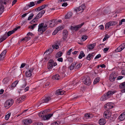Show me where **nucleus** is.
Instances as JSON below:
<instances>
[{
    "label": "nucleus",
    "instance_id": "obj_48",
    "mask_svg": "<svg viewBox=\"0 0 125 125\" xmlns=\"http://www.w3.org/2000/svg\"><path fill=\"white\" fill-rule=\"evenodd\" d=\"M91 55L90 54H89L87 56L86 58V59L88 60H91Z\"/></svg>",
    "mask_w": 125,
    "mask_h": 125
},
{
    "label": "nucleus",
    "instance_id": "obj_35",
    "mask_svg": "<svg viewBox=\"0 0 125 125\" xmlns=\"http://www.w3.org/2000/svg\"><path fill=\"white\" fill-rule=\"evenodd\" d=\"M99 81V78H95L94 81L93 83L94 84H96Z\"/></svg>",
    "mask_w": 125,
    "mask_h": 125
},
{
    "label": "nucleus",
    "instance_id": "obj_57",
    "mask_svg": "<svg viewBox=\"0 0 125 125\" xmlns=\"http://www.w3.org/2000/svg\"><path fill=\"white\" fill-rule=\"evenodd\" d=\"M42 10L41 8L40 7H39L35 10V11H40L41 10Z\"/></svg>",
    "mask_w": 125,
    "mask_h": 125
},
{
    "label": "nucleus",
    "instance_id": "obj_9",
    "mask_svg": "<svg viewBox=\"0 0 125 125\" xmlns=\"http://www.w3.org/2000/svg\"><path fill=\"white\" fill-rule=\"evenodd\" d=\"M116 24V22L115 21H111L105 24V28L106 29H107L110 26L115 25Z\"/></svg>",
    "mask_w": 125,
    "mask_h": 125
},
{
    "label": "nucleus",
    "instance_id": "obj_25",
    "mask_svg": "<svg viewBox=\"0 0 125 125\" xmlns=\"http://www.w3.org/2000/svg\"><path fill=\"white\" fill-rule=\"evenodd\" d=\"M7 37L8 36H7V34L6 33L3 36L1 37V38H0V43L1 42L5 40Z\"/></svg>",
    "mask_w": 125,
    "mask_h": 125
},
{
    "label": "nucleus",
    "instance_id": "obj_47",
    "mask_svg": "<svg viewBox=\"0 0 125 125\" xmlns=\"http://www.w3.org/2000/svg\"><path fill=\"white\" fill-rule=\"evenodd\" d=\"M38 19L36 17L32 21V22L33 23L35 22H37Z\"/></svg>",
    "mask_w": 125,
    "mask_h": 125
},
{
    "label": "nucleus",
    "instance_id": "obj_34",
    "mask_svg": "<svg viewBox=\"0 0 125 125\" xmlns=\"http://www.w3.org/2000/svg\"><path fill=\"white\" fill-rule=\"evenodd\" d=\"M9 81V80L8 78H4L2 82L4 84H6Z\"/></svg>",
    "mask_w": 125,
    "mask_h": 125
},
{
    "label": "nucleus",
    "instance_id": "obj_55",
    "mask_svg": "<svg viewBox=\"0 0 125 125\" xmlns=\"http://www.w3.org/2000/svg\"><path fill=\"white\" fill-rule=\"evenodd\" d=\"M21 28V26H18L16 27L15 28L14 30H14V31H17L18 29L20 28Z\"/></svg>",
    "mask_w": 125,
    "mask_h": 125
},
{
    "label": "nucleus",
    "instance_id": "obj_29",
    "mask_svg": "<svg viewBox=\"0 0 125 125\" xmlns=\"http://www.w3.org/2000/svg\"><path fill=\"white\" fill-rule=\"evenodd\" d=\"M95 43H94L93 44L89 45L88 46V49L89 50H91L93 49L95 46Z\"/></svg>",
    "mask_w": 125,
    "mask_h": 125
},
{
    "label": "nucleus",
    "instance_id": "obj_33",
    "mask_svg": "<svg viewBox=\"0 0 125 125\" xmlns=\"http://www.w3.org/2000/svg\"><path fill=\"white\" fill-rule=\"evenodd\" d=\"M62 53L61 52H58L56 55V58H59L61 57L62 55Z\"/></svg>",
    "mask_w": 125,
    "mask_h": 125
},
{
    "label": "nucleus",
    "instance_id": "obj_36",
    "mask_svg": "<svg viewBox=\"0 0 125 125\" xmlns=\"http://www.w3.org/2000/svg\"><path fill=\"white\" fill-rule=\"evenodd\" d=\"M38 25L37 23H35L33 24V25H32L30 26L29 28L31 29H33L34 28Z\"/></svg>",
    "mask_w": 125,
    "mask_h": 125
},
{
    "label": "nucleus",
    "instance_id": "obj_40",
    "mask_svg": "<svg viewBox=\"0 0 125 125\" xmlns=\"http://www.w3.org/2000/svg\"><path fill=\"white\" fill-rule=\"evenodd\" d=\"M34 15L33 13L31 14L28 18V20H30L34 16Z\"/></svg>",
    "mask_w": 125,
    "mask_h": 125
},
{
    "label": "nucleus",
    "instance_id": "obj_52",
    "mask_svg": "<svg viewBox=\"0 0 125 125\" xmlns=\"http://www.w3.org/2000/svg\"><path fill=\"white\" fill-rule=\"evenodd\" d=\"M72 51V49H70L69 51H68L67 53V55H69L71 54V53Z\"/></svg>",
    "mask_w": 125,
    "mask_h": 125
},
{
    "label": "nucleus",
    "instance_id": "obj_49",
    "mask_svg": "<svg viewBox=\"0 0 125 125\" xmlns=\"http://www.w3.org/2000/svg\"><path fill=\"white\" fill-rule=\"evenodd\" d=\"M53 51V50L52 49H49L44 52V54H45V53H47V52H49V53H50V52H52Z\"/></svg>",
    "mask_w": 125,
    "mask_h": 125
},
{
    "label": "nucleus",
    "instance_id": "obj_56",
    "mask_svg": "<svg viewBox=\"0 0 125 125\" xmlns=\"http://www.w3.org/2000/svg\"><path fill=\"white\" fill-rule=\"evenodd\" d=\"M59 123V122H58V123L57 122H55L52 124V125H58Z\"/></svg>",
    "mask_w": 125,
    "mask_h": 125
},
{
    "label": "nucleus",
    "instance_id": "obj_23",
    "mask_svg": "<svg viewBox=\"0 0 125 125\" xmlns=\"http://www.w3.org/2000/svg\"><path fill=\"white\" fill-rule=\"evenodd\" d=\"M25 98V96H21L20 98L17 99L16 102L18 103H20L24 100V99Z\"/></svg>",
    "mask_w": 125,
    "mask_h": 125
},
{
    "label": "nucleus",
    "instance_id": "obj_18",
    "mask_svg": "<svg viewBox=\"0 0 125 125\" xmlns=\"http://www.w3.org/2000/svg\"><path fill=\"white\" fill-rule=\"evenodd\" d=\"M116 91H109L106 94H105L108 98L110 97L112 95L115 93Z\"/></svg>",
    "mask_w": 125,
    "mask_h": 125
},
{
    "label": "nucleus",
    "instance_id": "obj_44",
    "mask_svg": "<svg viewBox=\"0 0 125 125\" xmlns=\"http://www.w3.org/2000/svg\"><path fill=\"white\" fill-rule=\"evenodd\" d=\"M67 60L70 62H72L73 61V59L72 57H69L67 58Z\"/></svg>",
    "mask_w": 125,
    "mask_h": 125
},
{
    "label": "nucleus",
    "instance_id": "obj_51",
    "mask_svg": "<svg viewBox=\"0 0 125 125\" xmlns=\"http://www.w3.org/2000/svg\"><path fill=\"white\" fill-rule=\"evenodd\" d=\"M25 41L27 42L31 39V37L29 36H27L25 37Z\"/></svg>",
    "mask_w": 125,
    "mask_h": 125
},
{
    "label": "nucleus",
    "instance_id": "obj_59",
    "mask_svg": "<svg viewBox=\"0 0 125 125\" xmlns=\"http://www.w3.org/2000/svg\"><path fill=\"white\" fill-rule=\"evenodd\" d=\"M30 13V12H27L25 14H24L23 15H22V17H24L26 16L27 14H28L29 13Z\"/></svg>",
    "mask_w": 125,
    "mask_h": 125
},
{
    "label": "nucleus",
    "instance_id": "obj_32",
    "mask_svg": "<svg viewBox=\"0 0 125 125\" xmlns=\"http://www.w3.org/2000/svg\"><path fill=\"white\" fill-rule=\"evenodd\" d=\"M14 32V30H12L11 31H9L7 33H6L7 34V35L8 37L11 34L13 33Z\"/></svg>",
    "mask_w": 125,
    "mask_h": 125
},
{
    "label": "nucleus",
    "instance_id": "obj_19",
    "mask_svg": "<svg viewBox=\"0 0 125 125\" xmlns=\"http://www.w3.org/2000/svg\"><path fill=\"white\" fill-rule=\"evenodd\" d=\"M104 107L105 109H106V108L107 109H109L112 108L113 106L111 103H108L104 106Z\"/></svg>",
    "mask_w": 125,
    "mask_h": 125
},
{
    "label": "nucleus",
    "instance_id": "obj_45",
    "mask_svg": "<svg viewBox=\"0 0 125 125\" xmlns=\"http://www.w3.org/2000/svg\"><path fill=\"white\" fill-rule=\"evenodd\" d=\"M82 66V64L81 63H79L76 66L75 68L78 69L80 68Z\"/></svg>",
    "mask_w": 125,
    "mask_h": 125
},
{
    "label": "nucleus",
    "instance_id": "obj_6",
    "mask_svg": "<svg viewBox=\"0 0 125 125\" xmlns=\"http://www.w3.org/2000/svg\"><path fill=\"white\" fill-rule=\"evenodd\" d=\"M34 69L33 68H32L27 69L25 73L26 77H31L32 75V73Z\"/></svg>",
    "mask_w": 125,
    "mask_h": 125
},
{
    "label": "nucleus",
    "instance_id": "obj_38",
    "mask_svg": "<svg viewBox=\"0 0 125 125\" xmlns=\"http://www.w3.org/2000/svg\"><path fill=\"white\" fill-rule=\"evenodd\" d=\"M11 115L10 113H9L7 115H5V119L6 120H8L10 116Z\"/></svg>",
    "mask_w": 125,
    "mask_h": 125
},
{
    "label": "nucleus",
    "instance_id": "obj_17",
    "mask_svg": "<svg viewBox=\"0 0 125 125\" xmlns=\"http://www.w3.org/2000/svg\"><path fill=\"white\" fill-rule=\"evenodd\" d=\"M118 119L120 121H122L125 119V111L121 114L118 117Z\"/></svg>",
    "mask_w": 125,
    "mask_h": 125
},
{
    "label": "nucleus",
    "instance_id": "obj_14",
    "mask_svg": "<svg viewBox=\"0 0 125 125\" xmlns=\"http://www.w3.org/2000/svg\"><path fill=\"white\" fill-rule=\"evenodd\" d=\"M65 92V91L63 90L59 89L56 91L55 94L57 95H62L64 94Z\"/></svg>",
    "mask_w": 125,
    "mask_h": 125
},
{
    "label": "nucleus",
    "instance_id": "obj_27",
    "mask_svg": "<svg viewBox=\"0 0 125 125\" xmlns=\"http://www.w3.org/2000/svg\"><path fill=\"white\" fill-rule=\"evenodd\" d=\"M72 14L71 12H68L67 14L65 16V18L66 19L70 18L72 17Z\"/></svg>",
    "mask_w": 125,
    "mask_h": 125
},
{
    "label": "nucleus",
    "instance_id": "obj_46",
    "mask_svg": "<svg viewBox=\"0 0 125 125\" xmlns=\"http://www.w3.org/2000/svg\"><path fill=\"white\" fill-rule=\"evenodd\" d=\"M67 32L68 31L66 30H64L63 32V35L65 36L66 35V36H67Z\"/></svg>",
    "mask_w": 125,
    "mask_h": 125
},
{
    "label": "nucleus",
    "instance_id": "obj_62",
    "mask_svg": "<svg viewBox=\"0 0 125 125\" xmlns=\"http://www.w3.org/2000/svg\"><path fill=\"white\" fill-rule=\"evenodd\" d=\"M34 125H43L42 123H36L34 124Z\"/></svg>",
    "mask_w": 125,
    "mask_h": 125
},
{
    "label": "nucleus",
    "instance_id": "obj_20",
    "mask_svg": "<svg viewBox=\"0 0 125 125\" xmlns=\"http://www.w3.org/2000/svg\"><path fill=\"white\" fill-rule=\"evenodd\" d=\"M84 24V23L83 22L80 24H79L75 26L74 27V29L75 31H77Z\"/></svg>",
    "mask_w": 125,
    "mask_h": 125
},
{
    "label": "nucleus",
    "instance_id": "obj_37",
    "mask_svg": "<svg viewBox=\"0 0 125 125\" xmlns=\"http://www.w3.org/2000/svg\"><path fill=\"white\" fill-rule=\"evenodd\" d=\"M35 4L33 2H31L28 5L29 7L30 8L34 6L35 5Z\"/></svg>",
    "mask_w": 125,
    "mask_h": 125
},
{
    "label": "nucleus",
    "instance_id": "obj_4",
    "mask_svg": "<svg viewBox=\"0 0 125 125\" xmlns=\"http://www.w3.org/2000/svg\"><path fill=\"white\" fill-rule=\"evenodd\" d=\"M14 101L12 99H10L7 101L5 103L4 107L6 108L10 107L13 104Z\"/></svg>",
    "mask_w": 125,
    "mask_h": 125
},
{
    "label": "nucleus",
    "instance_id": "obj_30",
    "mask_svg": "<svg viewBox=\"0 0 125 125\" xmlns=\"http://www.w3.org/2000/svg\"><path fill=\"white\" fill-rule=\"evenodd\" d=\"M85 56V54L83 51H81L80 52V54L78 57V58L79 59H82L83 57H84Z\"/></svg>",
    "mask_w": 125,
    "mask_h": 125
},
{
    "label": "nucleus",
    "instance_id": "obj_21",
    "mask_svg": "<svg viewBox=\"0 0 125 125\" xmlns=\"http://www.w3.org/2000/svg\"><path fill=\"white\" fill-rule=\"evenodd\" d=\"M45 12V11L44 10H42L38 14L36 17L38 19L41 18L42 16V15L44 14Z\"/></svg>",
    "mask_w": 125,
    "mask_h": 125
},
{
    "label": "nucleus",
    "instance_id": "obj_43",
    "mask_svg": "<svg viewBox=\"0 0 125 125\" xmlns=\"http://www.w3.org/2000/svg\"><path fill=\"white\" fill-rule=\"evenodd\" d=\"M87 38V36L86 35L83 36L82 38V39L83 41H85Z\"/></svg>",
    "mask_w": 125,
    "mask_h": 125
},
{
    "label": "nucleus",
    "instance_id": "obj_8",
    "mask_svg": "<svg viewBox=\"0 0 125 125\" xmlns=\"http://www.w3.org/2000/svg\"><path fill=\"white\" fill-rule=\"evenodd\" d=\"M32 122V121L30 119H27L22 121V123L24 125H29Z\"/></svg>",
    "mask_w": 125,
    "mask_h": 125
},
{
    "label": "nucleus",
    "instance_id": "obj_50",
    "mask_svg": "<svg viewBox=\"0 0 125 125\" xmlns=\"http://www.w3.org/2000/svg\"><path fill=\"white\" fill-rule=\"evenodd\" d=\"M5 57V56L3 55H1V53L0 55V60H3Z\"/></svg>",
    "mask_w": 125,
    "mask_h": 125
},
{
    "label": "nucleus",
    "instance_id": "obj_10",
    "mask_svg": "<svg viewBox=\"0 0 125 125\" xmlns=\"http://www.w3.org/2000/svg\"><path fill=\"white\" fill-rule=\"evenodd\" d=\"M85 5L84 4H83L79 7L75 8V10L76 12L81 11V12H82L83 11V10L85 9Z\"/></svg>",
    "mask_w": 125,
    "mask_h": 125
},
{
    "label": "nucleus",
    "instance_id": "obj_24",
    "mask_svg": "<svg viewBox=\"0 0 125 125\" xmlns=\"http://www.w3.org/2000/svg\"><path fill=\"white\" fill-rule=\"evenodd\" d=\"M99 122L100 125H104L105 124L106 120L104 118H101L99 120Z\"/></svg>",
    "mask_w": 125,
    "mask_h": 125
},
{
    "label": "nucleus",
    "instance_id": "obj_64",
    "mask_svg": "<svg viewBox=\"0 0 125 125\" xmlns=\"http://www.w3.org/2000/svg\"><path fill=\"white\" fill-rule=\"evenodd\" d=\"M44 59H45V60L46 61L48 60L49 59V57L48 55H47L46 56L44 57Z\"/></svg>",
    "mask_w": 125,
    "mask_h": 125
},
{
    "label": "nucleus",
    "instance_id": "obj_3",
    "mask_svg": "<svg viewBox=\"0 0 125 125\" xmlns=\"http://www.w3.org/2000/svg\"><path fill=\"white\" fill-rule=\"evenodd\" d=\"M51 98L50 96H46L42 99L40 103H38V105H39L38 106L42 103H47L48 102L51 100Z\"/></svg>",
    "mask_w": 125,
    "mask_h": 125
},
{
    "label": "nucleus",
    "instance_id": "obj_15",
    "mask_svg": "<svg viewBox=\"0 0 125 125\" xmlns=\"http://www.w3.org/2000/svg\"><path fill=\"white\" fill-rule=\"evenodd\" d=\"M120 89H122L121 91L122 93H125V82L121 83L119 85Z\"/></svg>",
    "mask_w": 125,
    "mask_h": 125
},
{
    "label": "nucleus",
    "instance_id": "obj_7",
    "mask_svg": "<svg viewBox=\"0 0 125 125\" xmlns=\"http://www.w3.org/2000/svg\"><path fill=\"white\" fill-rule=\"evenodd\" d=\"M83 81L84 84L87 85H89L91 83L90 78L88 76L83 78Z\"/></svg>",
    "mask_w": 125,
    "mask_h": 125
},
{
    "label": "nucleus",
    "instance_id": "obj_60",
    "mask_svg": "<svg viewBox=\"0 0 125 125\" xmlns=\"http://www.w3.org/2000/svg\"><path fill=\"white\" fill-rule=\"evenodd\" d=\"M67 5V2H64L62 4V6H64V7H66V6Z\"/></svg>",
    "mask_w": 125,
    "mask_h": 125
},
{
    "label": "nucleus",
    "instance_id": "obj_16",
    "mask_svg": "<svg viewBox=\"0 0 125 125\" xmlns=\"http://www.w3.org/2000/svg\"><path fill=\"white\" fill-rule=\"evenodd\" d=\"M56 20H53L50 21L46 23L47 25H49L50 27H52L53 26V25H52V23L54 22V23L57 22Z\"/></svg>",
    "mask_w": 125,
    "mask_h": 125
},
{
    "label": "nucleus",
    "instance_id": "obj_28",
    "mask_svg": "<svg viewBox=\"0 0 125 125\" xmlns=\"http://www.w3.org/2000/svg\"><path fill=\"white\" fill-rule=\"evenodd\" d=\"M108 97L107 96V95L105 94L102 96L100 99V100L101 101H104L108 99Z\"/></svg>",
    "mask_w": 125,
    "mask_h": 125
},
{
    "label": "nucleus",
    "instance_id": "obj_1",
    "mask_svg": "<svg viewBox=\"0 0 125 125\" xmlns=\"http://www.w3.org/2000/svg\"><path fill=\"white\" fill-rule=\"evenodd\" d=\"M11 0H0V15L4 11L5 6L11 4Z\"/></svg>",
    "mask_w": 125,
    "mask_h": 125
},
{
    "label": "nucleus",
    "instance_id": "obj_22",
    "mask_svg": "<svg viewBox=\"0 0 125 125\" xmlns=\"http://www.w3.org/2000/svg\"><path fill=\"white\" fill-rule=\"evenodd\" d=\"M53 114H49L48 115H45L44 116H43V119L44 120H48L52 115Z\"/></svg>",
    "mask_w": 125,
    "mask_h": 125
},
{
    "label": "nucleus",
    "instance_id": "obj_58",
    "mask_svg": "<svg viewBox=\"0 0 125 125\" xmlns=\"http://www.w3.org/2000/svg\"><path fill=\"white\" fill-rule=\"evenodd\" d=\"M58 61L62 62L63 61V59L62 58H58L57 59Z\"/></svg>",
    "mask_w": 125,
    "mask_h": 125
},
{
    "label": "nucleus",
    "instance_id": "obj_54",
    "mask_svg": "<svg viewBox=\"0 0 125 125\" xmlns=\"http://www.w3.org/2000/svg\"><path fill=\"white\" fill-rule=\"evenodd\" d=\"M7 52L6 50H4L1 53V55H3L4 56H5V55L6 54V52Z\"/></svg>",
    "mask_w": 125,
    "mask_h": 125
},
{
    "label": "nucleus",
    "instance_id": "obj_13",
    "mask_svg": "<svg viewBox=\"0 0 125 125\" xmlns=\"http://www.w3.org/2000/svg\"><path fill=\"white\" fill-rule=\"evenodd\" d=\"M111 115V113L108 110H106L104 113V116L105 118L108 119Z\"/></svg>",
    "mask_w": 125,
    "mask_h": 125
},
{
    "label": "nucleus",
    "instance_id": "obj_26",
    "mask_svg": "<svg viewBox=\"0 0 125 125\" xmlns=\"http://www.w3.org/2000/svg\"><path fill=\"white\" fill-rule=\"evenodd\" d=\"M52 78L53 80H58L60 79V77L59 74H57L53 76Z\"/></svg>",
    "mask_w": 125,
    "mask_h": 125
},
{
    "label": "nucleus",
    "instance_id": "obj_5",
    "mask_svg": "<svg viewBox=\"0 0 125 125\" xmlns=\"http://www.w3.org/2000/svg\"><path fill=\"white\" fill-rule=\"evenodd\" d=\"M57 65L56 62H54L51 59L48 62L47 65L48 69H52L53 66H54Z\"/></svg>",
    "mask_w": 125,
    "mask_h": 125
},
{
    "label": "nucleus",
    "instance_id": "obj_42",
    "mask_svg": "<svg viewBox=\"0 0 125 125\" xmlns=\"http://www.w3.org/2000/svg\"><path fill=\"white\" fill-rule=\"evenodd\" d=\"M63 29V27L62 26H60L57 27L56 29V30L58 31L60 30H61Z\"/></svg>",
    "mask_w": 125,
    "mask_h": 125
},
{
    "label": "nucleus",
    "instance_id": "obj_63",
    "mask_svg": "<svg viewBox=\"0 0 125 125\" xmlns=\"http://www.w3.org/2000/svg\"><path fill=\"white\" fill-rule=\"evenodd\" d=\"M84 116L85 117H88V118H89L90 117V114H85L84 115Z\"/></svg>",
    "mask_w": 125,
    "mask_h": 125
},
{
    "label": "nucleus",
    "instance_id": "obj_31",
    "mask_svg": "<svg viewBox=\"0 0 125 125\" xmlns=\"http://www.w3.org/2000/svg\"><path fill=\"white\" fill-rule=\"evenodd\" d=\"M75 65L76 63H72L69 68V69L70 70H73V69L74 67L75 66Z\"/></svg>",
    "mask_w": 125,
    "mask_h": 125
},
{
    "label": "nucleus",
    "instance_id": "obj_12",
    "mask_svg": "<svg viewBox=\"0 0 125 125\" xmlns=\"http://www.w3.org/2000/svg\"><path fill=\"white\" fill-rule=\"evenodd\" d=\"M116 78V76L115 73L113 72L110 75L109 79L110 81L113 82L115 81Z\"/></svg>",
    "mask_w": 125,
    "mask_h": 125
},
{
    "label": "nucleus",
    "instance_id": "obj_53",
    "mask_svg": "<svg viewBox=\"0 0 125 125\" xmlns=\"http://www.w3.org/2000/svg\"><path fill=\"white\" fill-rule=\"evenodd\" d=\"M101 57V55L100 54H98L97 55H96V57H95L94 59H98Z\"/></svg>",
    "mask_w": 125,
    "mask_h": 125
},
{
    "label": "nucleus",
    "instance_id": "obj_41",
    "mask_svg": "<svg viewBox=\"0 0 125 125\" xmlns=\"http://www.w3.org/2000/svg\"><path fill=\"white\" fill-rule=\"evenodd\" d=\"M52 48L54 49H57L59 48V46L57 44L53 45L52 46Z\"/></svg>",
    "mask_w": 125,
    "mask_h": 125
},
{
    "label": "nucleus",
    "instance_id": "obj_11",
    "mask_svg": "<svg viewBox=\"0 0 125 125\" xmlns=\"http://www.w3.org/2000/svg\"><path fill=\"white\" fill-rule=\"evenodd\" d=\"M125 48V43H124L120 45L115 50L116 52H119L123 50Z\"/></svg>",
    "mask_w": 125,
    "mask_h": 125
},
{
    "label": "nucleus",
    "instance_id": "obj_2",
    "mask_svg": "<svg viewBox=\"0 0 125 125\" xmlns=\"http://www.w3.org/2000/svg\"><path fill=\"white\" fill-rule=\"evenodd\" d=\"M48 25L47 24H45L42 23L39 24L38 26V31L41 33H42L44 32L47 28Z\"/></svg>",
    "mask_w": 125,
    "mask_h": 125
},
{
    "label": "nucleus",
    "instance_id": "obj_61",
    "mask_svg": "<svg viewBox=\"0 0 125 125\" xmlns=\"http://www.w3.org/2000/svg\"><path fill=\"white\" fill-rule=\"evenodd\" d=\"M58 32V31H57L55 29L52 33V34L53 35H55Z\"/></svg>",
    "mask_w": 125,
    "mask_h": 125
},
{
    "label": "nucleus",
    "instance_id": "obj_39",
    "mask_svg": "<svg viewBox=\"0 0 125 125\" xmlns=\"http://www.w3.org/2000/svg\"><path fill=\"white\" fill-rule=\"evenodd\" d=\"M18 81H16L14 83H13L12 85H11V86L12 87H15L18 83Z\"/></svg>",
    "mask_w": 125,
    "mask_h": 125
}]
</instances>
